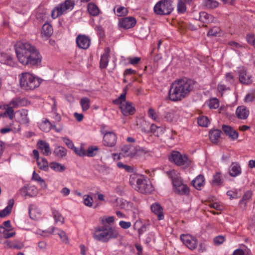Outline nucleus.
I'll return each instance as SVG.
<instances>
[{
  "label": "nucleus",
  "mask_w": 255,
  "mask_h": 255,
  "mask_svg": "<svg viewBox=\"0 0 255 255\" xmlns=\"http://www.w3.org/2000/svg\"><path fill=\"white\" fill-rule=\"evenodd\" d=\"M193 185L197 189H200L204 184V177L203 175H198L192 181Z\"/></svg>",
  "instance_id": "c9c22d12"
},
{
  "label": "nucleus",
  "mask_w": 255,
  "mask_h": 255,
  "mask_svg": "<svg viewBox=\"0 0 255 255\" xmlns=\"http://www.w3.org/2000/svg\"><path fill=\"white\" fill-rule=\"evenodd\" d=\"M53 154L56 156L62 158L67 155V150L63 146H58L54 149Z\"/></svg>",
  "instance_id": "72a5a7b5"
},
{
  "label": "nucleus",
  "mask_w": 255,
  "mask_h": 255,
  "mask_svg": "<svg viewBox=\"0 0 255 255\" xmlns=\"http://www.w3.org/2000/svg\"><path fill=\"white\" fill-rule=\"evenodd\" d=\"M193 81L186 78L176 80L172 83L169 91V99L173 102L182 100L194 88Z\"/></svg>",
  "instance_id": "f03ea898"
},
{
  "label": "nucleus",
  "mask_w": 255,
  "mask_h": 255,
  "mask_svg": "<svg viewBox=\"0 0 255 255\" xmlns=\"http://www.w3.org/2000/svg\"><path fill=\"white\" fill-rule=\"evenodd\" d=\"M74 5V1H64V2L61 3L52 10V17L55 19L64 12L72 10Z\"/></svg>",
  "instance_id": "423d86ee"
},
{
  "label": "nucleus",
  "mask_w": 255,
  "mask_h": 255,
  "mask_svg": "<svg viewBox=\"0 0 255 255\" xmlns=\"http://www.w3.org/2000/svg\"><path fill=\"white\" fill-rule=\"evenodd\" d=\"M52 124L47 119H45L39 125V128L44 131L48 132L52 128Z\"/></svg>",
  "instance_id": "473e14b6"
},
{
  "label": "nucleus",
  "mask_w": 255,
  "mask_h": 255,
  "mask_svg": "<svg viewBox=\"0 0 255 255\" xmlns=\"http://www.w3.org/2000/svg\"><path fill=\"white\" fill-rule=\"evenodd\" d=\"M98 150V148L97 146H90L88 148L86 155L88 157H93L95 155V152Z\"/></svg>",
  "instance_id": "6e6d98bb"
},
{
  "label": "nucleus",
  "mask_w": 255,
  "mask_h": 255,
  "mask_svg": "<svg viewBox=\"0 0 255 255\" xmlns=\"http://www.w3.org/2000/svg\"><path fill=\"white\" fill-rule=\"evenodd\" d=\"M135 148V156L138 155L139 152H140L141 153H147L148 152V150L147 148L144 147H140L139 146H136L134 147Z\"/></svg>",
  "instance_id": "e2e57ef3"
},
{
  "label": "nucleus",
  "mask_w": 255,
  "mask_h": 255,
  "mask_svg": "<svg viewBox=\"0 0 255 255\" xmlns=\"http://www.w3.org/2000/svg\"><path fill=\"white\" fill-rule=\"evenodd\" d=\"M37 164L39 168L43 171H47L49 168V165L47 160L43 157H41L36 160Z\"/></svg>",
  "instance_id": "7c9ffc66"
},
{
  "label": "nucleus",
  "mask_w": 255,
  "mask_h": 255,
  "mask_svg": "<svg viewBox=\"0 0 255 255\" xmlns=\"http://www.w3.org/2000/svg\"><path fill=\"white\" fill-rule=\"evenodd\" d=\"M173 185L175 193L181 195H187L189 193V187L178 179L174 178L172 180Z\"/></svg>",
  "instance_id": "f8f14e48"
},
{
  "label": "nucleus",
  "mask_w": 255,
  "mask_h": 255,
  "mask_svg": "<svg viewBox=\"0 0 255 255\" xmlns=\"http://www.w3.org/2000/svg\"><path fill=\"white\" fill-rule=\"evenodd\" d=\"M32 180L37 181L42 187H45L46 185L44 180L35 171L33 172Z\"/></svg>",
  "instance_id": "09e8293b"
},
{
  "label": "nucleus",
  "mask_w": 255,
  "mask_h": 255,
  "mask_svg": "<svg viewBox=\"0 0 255 255\" xmlns=\"http://www.w3.org/2000/svg\"><path fill=\"white\" fill-rule=\"evenodd\" d=\"M136 183V190L141 193H150L153 190V186L150 181L143 176L138 178Z\"/></svg>",
  "instance_id": "6e6552de"
},
{
  "label": "nucleus",
  "mask_w": 255,
  "mask_h": 255,
  "mask_svg": "<svg viewBox=\"0 0 255 255\" xmlns=\"http://www.w3.org/2000/svg\"><path fill=\"white\" fill-rule=\"evenodd\" d=\"M119 236L118 230L107 225L96 228L93 235L95 240L103 243H107L110 239L117 238Z\"/></svg>",
  "instance_id": "7ed1b4c3"
},
{
  "label": "nucleus",
  "mask_w": 255,
  "mask_h": 255,
  "mask_svg": "<svg viewBox=\"0 0 255 255\" xmlns=\"http://www.w3.org/2000/svg\"><path fill=\"white\" fill-rule=\"evenodd\" d=\"M40 234L45 237H48L50 234L58 235L63 243L67 244L68 242L66 233L62 230L55 227H51L47 230L43 231Z\"/></svg>",
  "instance_id": "9d476101"
},
{
  "label": "nucleus",
  "mask_w": 255,
  "mask_h": 255,
  "mask_svg": "<svg viewBox=\"0 0 255 255\" xmlns=\"http://www.w3.org/2000/svg\"><path fill=\"white\" fill-rule=\"evenodd\" d=\"M135 156V148L131 145H124L121 150L119 154H114V156L115 159L117 157L119 159L123 157H128L132 158Z\"/></svg>",
  "instance_id": "9b49d317"
},
{
  "label": "nucleus",
  "mask_w": 255,
  "mask_h": 255,
  "mask_svg": "<svg viewBox=\"0 0 255 255\" xmlns=\"http://www.w3.org/2000/svg\"><path fill=\"white\" fill-rule=\"evenodd\" d=\"M163 118L166 122L174 123L178 121L179 114L177 110L170 109L164 113Z\"/></svg>",
  "instance_id": "2eb2a0df"
},
{
  "label": "nucleus",
  "mask_w": 255,
  "mask_h": 255,
  "mask_svg": "<svg viewBox=\"0 0 255 255\" xmlns=\"http://www.w3.org/2000/svg\"><path fill=\"white\" fill-rule=\"evenodd\" d=\"M52 215L56 223H60L63 224L64 219L61 213L57 210L52 209Z\"/></svg>",
  "instance_id": "79ce46f5"
},
{
  "label": "nucleus",
  "mask_w": 255,
  "mask_h": 255,
  "mask_svg": "<svg viewBox=\"0 0 255 255\" xmlns=\"http://www.w3.org/2000/svg\"><path fill=\"white\" fill-rule=\"evenodd\" d=\"M148 115L149 118L155 122H159L160 118L155 111L152 108H149L148 110Z\"/></svg>",
  "instance_id": "de8ad7c7"
},
{
  "label": "nucleus",
  "mask_w": 255,
  "mask_h": 255,
  "mask_svg": "<svg viewBox=\"0 0 255 255\" xmlns=\"http://www.w3.org/2000/svg\"><path fill=\"white\" fill-rule=\"evenodd\" d=\"M5 112L3 113L4 117H7L9 120H12L14 117V112L13 109L6 105L4 106Z\"/></svg>",
  "instance_id": "58836bf2"
},
{
  "label": "nucleus",
  "mask_w": 255,
  "mask_h": 255,
  "mask_svg": "<svg viewBox=\"0 0 255 255\" xmlns=\"http://www.w3.org/2000/svg\"><path fill=\"white\" fill-rule=\"evenodd\" d=\"M53 33V28L52 26L48 23H45L43 25L41 34L42 37L48 38Z\"/></svg>",
  "instance_id": "c85d7f7f"
},
{
  "label": "nucleus",
  "mask_w": 255,
  "mask_h": 255,
  "mask_svg": "<svg viewBox=\"0 0 255 255\" xmlns=\"http://www.w3.org/2000/svg\"><path fill=\"white\" fill-rule=\"evenodd\" d=\"M83 201L85 205L88 207H91L93 205V199L91 196L85 195L83 196Z\"/></svg>",
  "instance_id": "5fc2aeb1"
},
{
  "label": "nucleus",
  "mask_w": 255,
  "mask_h": 255,
  "mask_svg": "<svg viewBox=\"0 0 255 255\" xmlns=\"http://www.w3.org/2000/svg\"><path fill=\"white\" fill-rule=\"evenodd\" d=\"M120 108L122 114L125 116L132 115L135 112L134 107L130 102H124L123 103H121Z\"/></svg>",
  "instance_id": "a211bd4d"
},
{
  "label": "nucleus",
  "mask_w": 255,
  "mask_h": 255,
  "mask_svg": "<svg viewBox=\"0 0 255 255\" xmlns=\"http://www.w3.org/2000/svg\"><path fill=\"white\" fill-rule=\"evenodd\" d=\"M225 83L227 84L229 87L233 85L235 79L234 77L231 73H226L225 75Z\"/></svg>",
  "instance_id": "8fccbe9b"
},
{
  "label": "nucleus",
  "mask_w": 255,
  "mask_h": 255,
  "mask_svg": "<svg viewBox=\"0 0 255 255\" xmlns=\"http://www.w3.org/2000/svg\"><path fill=\"white\" fill-rule=\"evenodd\" d=\"M198 125L201 127H206L209 124V120L206 116H200L197 120Z\"/></svg>",
  "instance_id": "49530a36"
},
{
  "label": "nucleus",
  "mask_w": 255,
  "mask_h": 255,
  "mask_svg": "<svg viewBox=\"0 0 255 255\" xmlns=\"http://www.w3.org/2000/svg\"><path fill=\"white\" fill-rule=\"evenodd\" d=\"M49 167L55 172H62L65 171L66 167L57 162H52L49 164Z\"/></svg>",
  "instance_id": "4c0bfd02"
},
{
  "label": "nucleus",
  "mask_w": 255,
  "mask_h": 255,
  "mask_svg": "<svg viewBox=\"0 0 255 255\" xmlns=\"http://www.w3.org/2000/svg\"><path fill=\"white\" fill-rule=\"evenodd\" d=\"M28 213L30 218L34 220L39 218L41 215L40 209L34 204H30L29 206Z\"/></svg>",
  "instance_id": "4be33fe9"
},
{
  "label": "nucleus",
  "mask_w": 255,
  "mask_h": 255,
  "mask_svg": "<svg viewBox=\"0 0 255 255\" xmlns=\"http://www.w3.org/2000/svg\"><path fill=\"white\" fill-rule=\"evenodd\" d=\"M80 105L83 111H87L90 107V100L87 98L84 97L81 99Z\"/></svg>",
  "instance_id": "a18cd8bd"
},
{
  "label": "nucleus",
  "mask_w": 255,
  "mask_h": 255,
  "mask_svg": "<svg viewBox=\"0 0 255 255\" xmlns=\"http://www.w3.org/2000/svg\"><path fill=\"white\" fill-rule=\"evenodd\" d=\"M213 183L219 185L222 182V176L220 173H216L213 176Z\"/></svg>",
  "instance_id": "680f3d73"
},
{
  "label": "nucleus",
  "mask_w": 255,
  "mask_h": 255,
  "mask_svg": "<svg viewBox=\"0 0 255 255\" xmlns=\"http://www.w3.org/2000/svg\"><path fill=\"white\" fill-rule=\"evenodd\" d=\"M0 233L2 234L3 238L8 239L13 237L15 233L11 230H7L4 227H0Z\"/></svg>",
  "instance_id": "ea45409f"
},
{
  "label": "nucleus",
  "mask_w": 255,
  "mask_h": 255,
  "mask_svg": "<svg viewBox=\"0 0 255 255\" xmlns=\"http://www.w3.org/2000/svg\"><path fill=\"white\" fill-rule=\"evenodd\" d=\"M18 78L20 87L25 91L33 90L41 83L39 78L29 72H23L18 75Z\"/></svg>",
  "instance_id": "20e7f679"
},
{
  "label": "nucleus",
  "mask_w": 255,
  "mask_h": 255,
  "mask_svg": "<svg viewBox=\"0 0 255 255\" xmlns=\"http://www.w3.org/2000/svg\"><path fill=\"white\" fill-rule=\"evenodd\" d=\"M23 244L21 242L18 241H6L5 243L4 248H11L16 249H21L23 247Z\"/></svg>",
  "instance_id": "2f4dec72"
},
{
  "label": "nucleus",
  "mask_w": 255,
  "mask_h": 255,
  "mask_svg": "<svg viewBox=\"0 0 255 255\" xmlns=\"http://www.w3.org/2000/svg\"><path fill=\"white\" fill-rule=\"evenodd\" d=\"M255 100V91H253L247 94L245 98L246 102H251Z\"/></svg>",
  "instance_id": "69168bd1"
},
{
  "label": "nucleus",
  "mask_w": 255,
  "mask_h": 255,
  "mask_svg": "<svg viewBox=\"0 0 255 255\" xmlns=\"http://www.w3.org/2000/svg\"><path fill=\"white\" fill-rule=\"evenodd\" d=\"M15 51L18 61L23 65L38 66L42 56L35 47L26 42H18L15 45Z\"/></svg>",
  "instance_id": "f257e3e1"
},
{
  "label": "nucleus",
  "mask_w": 255,
  "mask_h": 255,
  "mask_svg": "<svg viewBox=\"0 0 255 255\" xmlns=\"http://www.w3.org/2000/svg\"><path fill=\"white\" fill-rule=\"evenodd\" d=\"M110 52V49L109 47H107L105 49L104 53L101 55L100 65L101 68H106L109 63V57Z\"/></svg>",
  "instance_id": "cd10ccee"
},
{
  "label": "nucleus",
  "mask_w": 255,
  "mask_h": 255,
  "mask_svg": "<svg viewBox=\"0 0 255 255\" xmlns=\"http://www.w3.org/2000/svg\"><path fill=\"white\" fill-rule=\"evenodd\" d=\"M222 130L227 135L233 140L237 139L239 136L238 131L229 126L223 125L222 126Z\"/></svg>",
  "instance_id": "bb28decb"
},
{
  "label": "nucleus",
  "mask_w": 255,
  "mask_h": 255,
  "mask_svg": "<svg viewBox=\"0 0 255 255\" xmlns=\"http://www.w3.org/2000/svg\"><path fill=\"white\" fill-rule=\"evenodd\" d=\"M26 104L27 101L25 99L16 97L13 98L7 105L14 109L24 106Z\"/></svg>",
  "instance_id": "b1692460"
},
{
  "label": "nucleus",
  "mask_w": 255,
  "mask_h": 255,
  "mask_svg": "<svg viewBox=\"0 0 255 255\" xmlns=\"http://www.w3.org/2000/svg\"><path fill=\"white\" fill-rule=\"evenodd\" d=\"M208 105L210 109H216L219 107V101L218 99L214 98L210 100Z\"/></svg>",
  "instance_id": "603ef678"
},
{
  "label": "nucleus",
  "mask_w": 255,
  "mask_h": 255,
  "mask_svg": "<svg viewBox=\"0 0 255 255\" xmlns=\"http://www.w3.org/2000/svg\"><path fill=\"white\" fill-rule=\"evenodd\" d=\"M37 189L34 185H27L20 190V194L24 197H33L37 193Z\"/></svg>",
  "instance_id": "f3484780"
},
{
  "label": "nucleus",
  "mask_w": 255,
  "mask_h": 255,
  "mask_svg": "<svg viewBox=\"0 0 255 255\" xmlns=\"http://www.w3.org/2000/svg\"><path fill=\"white\" fill-rule=\"evenodd\" d=\"M136 21L133 17H127L120 19L119 25L120 27L127 29L133 27Z\"/></svg>",
  "instance_id": "dca6fc26"
},
{
  "label": "nucleus",
  "mask_w": 255,
  "mask_h": 255,
  "mask_svg": "<svg viewBox=\"0 0 255 255\" xmlns=\"http://www.w3.org/2000/svg\"><path fill=\"white\" fill-rule=\"evenodd\" d=\"M173 9L171 1H158L154 6V12L158 15L169 14Z\"/></svg>",
  "instance_id": "0eeeda50"
},
{
  "label": "nucleus",
  "mask_w": 255,
  "mask_h": 255,
  "mask_svg": "<svg viewBox=\"0 0 255 255\" xmlns=\"http://www.w3.org/2000/svg\"><path fill=\"white\" fill-rule=\"evenodd\" d=\"M150 209L152 212L157 216L159 220H161L164 219L163 208L159 204L157 203L152 204L150 206Z\"/></svg>",
  "instance_id": "393cba45"
},
{
  "label": "nucleus",
  "mask_w": 255,
  "mask_h": 255,
  "mask_svg": "<svg viewBox=\"0 0 255 255\" xmlns=\"http://www.w3.org/2000/svg\"><path fill=\"white\" fill-rule=\"evenodd\" d=\"M221 130L219 129H214L211 131L209 133V137L211 141L213 143H217L220 137Z\"/></svg>",
  "instance_id": "f704fd0d"
},
{
  "label": "nucleus",
  "mask_w": 255,
  "mask_h": 255,
  "mask_svg": "<svg viewBox=\"0 0 255 255\" xmlns=\"http://www.w3.org/2000/svg\"><path fill=\"white\" fill-rule=\"evenodd\" d=\"M38 148L42 153L46 156L51 154V151L49 143L43 140H39L37 144Z\"/></svg>",
  "instance_id": "a878e982"
},
{
  "label": "nucleus",
  "mask_w": 255,
  "mask_h": 255,
  "mask_svg": "<svg viewBox=\"0 0 255 255\" xmlns=\"http://www.w3.org/2000/svg\"><path fill=\"white\" fill-rule=\"evenodd\" d=\"M117 166L119 168L124 169L126 171L129 172H132V171L133 170V168L131 166L127 165L126 164H124L122 162H118Z\"/></svg>",
  "instance_id": "0e129e2a"
},
{
  "label": "nucleus",
  "mask_w": 255,
  "mask_h": 255,
  "mask_svg": "<svg viewBox=\"0 0 255 255\" xmlns=\"http://www.w3.org/2000/svg\"><path fill=\"white\" fill-rule=\"evenodd\" d=\"M13 205V201H9L8 205L3 210L0 212V217H4L10 214Z\"/></svg>",
  "instance_id": "c03bdc74"
},
{
  "label": "nucleus",
  "mask_w": 255,
  "mask_h": 255,
  "mask_svg": "<svg viewBox=\"0 0 255 255\" xmlns=\"http://www.w3.org/2000/svg\"><path fill=\"white\" fill-rule=\"evenodd\" d=\"M236 72L238 76L240 83L246 85L252 83L253 77L245 67H239Z\"/></svg>",
  "instance_id": "1a4fd4ad"
},
{
  "label": "nucleus",
  "mask_w": 255,
  "mask_h": 255,
  "mask_svg": "<svg viewBox=\"0 0 255 255\" xmlns=\"http://www.w3.org/2000/svg\"><path fill=\"white\" fill-rule=\"evenodd\" d=\"M90 38L84 35H79L76 37V43L78 47L83 49L89 48L90 45Z\"/></svg>",
  "instance_id": "6ab92c4d"
},
{
  "label": "nucleus",
  "mask_w": 255,
  "mask_h": 255,
  "mask_svg": "<svg viewBox=\"0 0 255 255\" xmlns=\"http://www.w3.org/2000/svg\"><path fill=\"white\" fill-rule=\"evenodd\" d=\"M169 160L177 166L189 167L191 164V160L186 155H182L179 151H172L169 156Z\"/></svg>",
  "instance_id": "39448f33"
},
{
  "label": "nucleus",
  "mask_w": 255,
  "mask_h": 255,
  "mask_svg": "<svg viewBox=\"0 0 255 255\" xmlns=\"http://www.w3.org/2000/svg\"><path fill=\"white\" fill-rule=\"evenodd\" d=\"M252 197V192L251 191H247L244 194L241 201L240 202L241 205H243L246 207L247 203L250 201Z\"/></svg>",
  "instance_id": "a19ab883"
},
{
  "label": "nucleus",
  "mask_w": 255,
  "mask_h": 255,
  "mask_svg": "<svg viewBox=\"0 0 255 255\" xmlns=\"http://www.w3.org/2000/svg\"><path fill=\"white\" fill-rule=\"evenodd\" d=\"M221 29L219 27H214L208 31V35L217 36L219 35Z\"/></svg>",
  "instance_id": "13d9d810"
},
{
  "label": "nucleus",
  "mask_w": 255,
  "mask_h": 255,
  "mask_svg": "<svg viewBox=\"0 0 255 255\" xmlns=\"http://www.w3.org/2000/svg\"><path fill=\"white\" fill-rule=\"evenodd\" d=\"M217 89L220 93H223L225 91L230 90V87L225 83L224 81H221L218 85Z\"/></svg>",
  "instance_id": "3c124183"
},
{
  "label": "nucleus",
  "mask_w": 255,
  "mask_h": 255,
  "mask_svg": "<svg viewBox=\"0 0 255 255\" xmlns=\"http://www.w3.org/2000/svg\"><path fill=\"white\" fill-rule=\"evenodd\" d=\"M117 136L112 131L107 132L103 137L104 145L108 147L114 146L117 142Z\"/></svg>",
  "instance_id": "4468645a"
},
{
  "label": "nucleus",
  "mask_w": 255,
  "mask_h": 255,
  "mask_svg": "<svg viewBox=\"0 0 255 255\" xmlns=\"http://www.w3.org/2000/svg\"><path fill=\"white\" fill-rule=\"evenodd\" d=\"M204 5L208 9H213L219 5L218 1H204Z\"/></svg>",
  "instance_id": "864d4df0"
},
{
  "label": "nucleus",
  "mask_w": 255,
  "mask_h": 255,
  "mask_svg": "<svg viewBox=\"0 0 255 255\" xmlns=\"http://www.w3.org/2000/svg\"><path fill=\"white\" fill-rule=\"evenodd\" d=\"M225 240V237L223 236H218L214 238L213 241L215 245L218 246L223 244Z\"/></svg>",
  "instance_id": "338daca9"
},
{
  "label": "nucleus",
  "mask_w": 255,
  "mask_h": 255,
  "mask_svg": "<svg viewBox=\"0 0 255 255\" xmlns=\"http://www.w3.org/2000/svg\"><path fill=\"white\" fill-rule=\"evenodd\" d=\"M73 149L74 151L77 155L80 156H86V152L83 147H81L80 148H77L74 147Z\"/></svg>",
  "instance_id": "774afa93"
},
{
  "label": "nucleus",
  "mask_w": 255,
  "mask_h": 255,
  "mask_svg": "<svg viewBox=\"0 0 255 255\" xmlns=\"http://www.w3.org/2000/svg\"><path fill=\"white\" fill-rule=\"evenodd\" d=\"M115 14L118 16H122L128 13V9L122 6H116L114 8Z\"/></svg>",
  "instance_id": "37998d69"
},
{
  "label": "nucleus",
  "mask_w": 255,
  "mask_h": 255,
  "mask_svg": "<svg viewBox=\"0 0 255 255\" xmlns=\"http://www.w3.org/2000/svg\"><path fill=\"white\" fill-rule=\"evenodd\" d=\"M214 17L205 11H202L199 13V19L203 23H210L214 22Z\"/></svg>",
  "instance_id": "c756f323"
},
{
  "label": "nucleus",
  "mask_w": 255,
  "mask_h": 255,
  "mask_svg": "<svg viewBox=\"0 0 255 255\" xmlns=\"http://www.w3.org/2000/svg\"><path fill=\"white\" fill-rule=\"evenodd\" d=\"M150 131L151 132L158 136V133L162 131V128L160 127H157L154 124H152L150 127Z\"/></svg>",
  "instance_id": "bf43d9fd"
},
{
  "label": "nucleus",
  "mask_w": 255,
  "mask_h": 255,
  "mask_svg": "<svg viewBox=\"0 0 255 255\" xmlns=\"http://www.w3.org/2000/svg\"><path fill=\"white\" fill-rule=\"evenodd\" d=\"M186 9V5L184 1H178L177 4V10L178 13H183Z\"/></svg>",
  "instance_id": "052dcab7"
},
{
  "label": "nucleus",
  "mask_w": 255,
  "mask_h": 255,
  "mask_svg": "<svg viewBox=\"0 0 255 255\" xmlns=\"http://www.w3.org/2000/svg\"><path fill=\"white\" fill-rule=\"evenodd\" d=\"M16 121L20 124H26L29 122L28 118V111L26 109H21L17 111Z\"/></svg>",
  "instance_id": "aec40b11"
},
{
  "label": "nucleus",
  "mask_w": 255,
  "mask_h": 255,
  "mask_svg": "<svg viewBox=\"0 0 255 255\" xmlns=\"http://www.w3.org/2000/svg\"><path fill=\"white\" fill-rule=\"evenodd\" d=\"M180 239L182 243L191 250L195 249L197 247V240L190 235L182 234L180 236Z\"/></svg>",
  "instance_id": "ddd939ff"
},
{
  "label": "nucleus",
  "mask_w": 255,
  "mask_h": 255,
  "mask_svg": "<svg viewBox=\"0 0 255 255\" xmlns=\"http://www.w3.org/2000/svg\"><path fill=\"white\" fill-rule=\"evenodd\" d=\"M249 109L244 106H239L236 109V115L239 119L246 120L249 117Z\"/></svg>",
  "instance_id": "5701e85b"
},
{
  "label": "nucleus",
  "mask_w": 255,
  "mask_h": 255,
  "mask_svg": "<svg viewBox=\"0 0 255 255\" xmlns=\"http://www.w3.org/2000/svg\"><path fill=\"white\" fill-rule=\"evenodd\" d=\"M88 10L89 13L93 16H97L100 13V9L97 5L94 3H90L87 6Z\"/></svg>",
  "instance_id": "e433bc0d"
},
{
  "label": "nucleus",
  "mask_w": 255,
  "mask_h": 255,
  "mask_svg": "<svg viewBox=\"0 0 255 255\" xmlns=\"http://www.w3.org/2000/svg\"><path fill=\"white\" fill-rule=\"evenodd\" d=\"M242 173V168L240 164L237 162H232L229 168V174L233 177L240 175Z\"/></svg>",
  "instance_id": "412c9836"
},
{
  "label": "nucleus",
  "mask_w": 255,
  "mask_h": 255,
  "mask_svg": "<svg viewBox=\"0 0 255 255\" xmlns=\"http://www.w3.org/2000/svg\"><path fill=\"white\" fill-rule=\"evenodd\" d=\"M246 40L248 43L255 48V35L248 34L246 36Z\"/></svg>",
  "instance_id": "4d7b16f0"
}]
</instances>
